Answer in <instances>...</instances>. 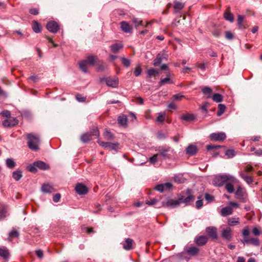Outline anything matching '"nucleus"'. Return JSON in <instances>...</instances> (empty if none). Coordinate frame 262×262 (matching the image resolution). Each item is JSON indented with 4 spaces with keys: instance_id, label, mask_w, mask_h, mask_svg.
Listing matches in <instances>:
<instances>
[{
    "instance_id": "obj_1",
    "label": "nucleus",
    "mask_w": 262,
    "mask_h": 262,
    "mask_svg": "<svg viewBox=\"0 0 262 262\" xmlns=\"http://www.w3.org/2000/svg\"><path fill=\"white\" fill-rule=\"evenodd\" d=\"M191 190L187 189L186 190V194L187 196H185L181 194L178 196V200L168 199L166 201L162 202L161 204L158 205L156 208H160L161 207L165 208H176L180 206V204L184 203L186 206L189 205L191 202H193L194 200V196L191 194Z\"/></svg>"
},
{
    "instance_id": "obj_2",
    "label": "nucleus",
    "mask_w": 262,
    "mask_h": 262,
    "mask_svg": "<svg viewBox=\"0 0 262 262\" xmlns=\"http://www.w3.org/2000/svg\"><path fill=\"white\" fill-rule=\"evenodd\" d=\"M26 139L28 141V146L30 149L34 151L39 149L41 141L38 134L29 133L26 135Z\"/></svg>"
},
{
    "instance_id": "obj_3",
    "label": "nucleus",
    "mask_w": 262,
    "mask_h": 262,
    "mask_svg": "<svg viewBox=\"0 0 262 262\" xmlns=\"http://www.w3.org/2000/svg\"><path fill=\"white\" fill-rule=\"evenodd\" d=\"M235 178L227 174H220L215 176L213 180V184L217 187H222L228 182H235Z\"/></svg>"
},
{
    "instance_id": "obj_4",
    "label": "nucleus",
    "mask_w": 262,
    "mask_h": 262,
    "mask_svg": "<svg viewBox=\"0 0 262 262\" xmlns=\"http://www.w3.org/2000/svg\"><path fill=\"white\" fill-rule=\"evenodd\" d=\"M98 58L96 56L90 55L88 56L86 59L81 60L79 62V67L80 69L84 73L88 72L87 65L89 64L90 66H93L97 62Z\"/></svg>"
},
{
    "instance_id": "obj_5",
    "label": "nucleus",
    "mask_w": 262,
    "mask_h": 262,
    "mask_svg": "<svg viewBox=\"0 0 262 262\" xmlns=\"http://www.w3.org/2000/svg\"><path fill=\"white\" fill-rule=\"evenodd\" d=\"M37 168L40 170H46L50 168L48 164L42 161H37L34 162L32 164L28 166L27 169L31 172L35 173L37 172Z\"/></svg>"
},
{
    "instance_id": "obj_6",
    "label": "nucleus",
    "mask_w": 262,
    "mask_h": 262,
    "mask_svg": "<svg viewBox=\"0 0 262 262\" xmlns=\"http://www.w3.org/2000/svg\"><path fill=\"white\" fill-rule=\"evenodd\" d=\"M171 149L170 147L167 145L160 146L156 150L158 151L159 156L162 157L163 159L165 160L170 158V155L169 154Z\"/></svg>"
},
{
    "instance_id": "obj_7",
    "label": "nucleus",
    "mask_w": 262,
    "mask_h": 262,
    "mask_svg": "<svg viewBox=\"0 0 262 262\" xmlns=\"http://www.w3.org/2000/svg\"><path fill=\"white\" fill-rule=\"evenodd\" d=\"M100 145L105 149H109L115 151L116 152H118L121 148V146L118 142H101L100 143Z\"/></svg>"
},
{
    "instance_id": "obj_8",
    "label": "nucleus",
    "mask_w": 262,
    "mask_h": 262,
    "mask_svg": "<svg viewBox=\"0 0 262 262\" xmlns=\"http://www.w3.org/2000/svg\"><path fill=\"white\" fill-rule=\"evenodd\" d=\"M99 130L96 128L93 129L92 132H86L81 135L80 137L81 141L83 143H88L92 140V136H95L96 137L99 136Z\"/></svg>"
},
{
    "instance_id": "obj_9",
    "label": "nucleus",
    "mask_w": 262,
    "mask_h": 262,
    "mask_svg": "<svg viewBox=\"0 0 262 262\" xmlns=\"http://www.w3.org/2000/svg\"><path fill=\"white\" fill-rule=\"evenodd\" d=\"M100 81H105L106 84L110 87L116 88L118 86L119 79L116 76L104 77L101 78Z\"/></svg>"
},
{
    "instance_id": "obj_10",
    "label": "nucleus",
    "mask_w": 262,
    "mask_h": 262,
    "mask_svg": "<svg viewBox=\"0 0 262 262\" xmlns=\"http://www.w3.org/2000/svg\"><path fill=\"white\" fill-rule=\"evenodd\" d=\"M46 29L52 33H56L60 30L59 24L55 20H50L47 23Z\"/></svg>"
},
{
    "instance_id": "obj_11",
    "label": "nucleus",
    "mask_w": 262,
    "mask_h": 262,
    "mask_svg": "<svg viewBox=\"0 0 262 262\" xmlns=\"http://www.w3.org/2000/svg\"><path fill=\"white\" fill-rule=\"evenodd\" d=\"M226 138L223 132L213 133L209 135L210 139L212 141H223Z\"/></svg>"
},
{
    "instance_id": "obj_12",
    "label": "nucleus",
    "mask_w": 262,
    "mask_h": 262,
    "mask_svg": "<svg viewBox=\"0 0 262 262\" xmlns=\"http://www.w3.org/2000/svg\"><path fill=\"white\" fill-rule=\"evenodd\" d=\"M75 190L79 195H84L88 192V188L82 183H78L75 186Z\"/></svg>"
},
{
    "instance_id": "obj_13",
    "label": "nucleus",
    "mask_w": 262,
    "mask_h": 262,
    "mask_svg": "<svg viewBox=\"0 0 262 262\" xmlns=\"http://www.w3.org/2000/svg\"><path fill=\"white\" fill-rule=\"evenodd\" d=\"M184 251L186 254L190 256H197L200 252V249L195 246H190L184 249Z\"/></svg>"
},
{
    "instance_id": "obj_14",
    "label": "nucleus",
    "mask_w": 262,
    "mask_h": 262,
    "mask_svg": "<svg viewBox=\"0 0 262 262\" xmlns=\"http://www.w3.org/2000/svg\"><path fill=\"white\" fill-rule=\"evenodd\" d=\"M221 236L223 238L227 241H231L232 238V230L230 228H227L222 231Z\"/></svg>"
},
{
    "instance_id": "obj_15",
    "label": "nucleus",
    "mask_w": 262,
    "mask_h": 262,
    "mask_svg": "<svg viewBox=\"0 0 262 262\" xmlns=\"http://www.w3.org/2000/svg\"><path fill=\"white\" fill-rule=\"evenodd\" d=\"M18 120L16 118L12 119H6L2 122V124L5 127H11L18 124Z\"/></svg>"
},
{
    "instance_id": "obj_16",
    "label": "nucleus",
    "mask_w": 262,
    "mask_h": 262,
    "mask_svg": "<svg viewBox=\"0 0 262 262\" xmlns=\"http://www.w3.org/2000/svg\"><path fill=\"white\" fill-rule=\"evenodd\" d=\"M206 231L212 239H216L217 238V230L215 227H208L206 228Z\"/></svg>"
},
{
    "instance_id": "obj_17",
    "label": "nucleus",
    "mask_w": 262,
    "mask_h": 262,
    "mask_svg": "<svg viewBox=\"0 0 262 262\" xmlns=\"http://www.w3.org/2000/svg\"><path fill=\"white\" fill-rule=\"evenodd\" d=\"M235 194L236 199L242 201V202H244L246 196L245 195V192L243 191V188L241 186H238L235 192Z\"/></svg>"
},
{
    "instance_id": "obj_18",
    "label": "nucleus",
    "mask_w": 262,
    "mask_h": 262,
    "mask_svg": "<svg viewBox=\"0 0 262 262\" xmlns=\"http://www.w3.org/2000/svg\"><path fill=\"white\" fill-rule=\"evenodd\" d=\"M41 189L43 193H51L55 191L53 186L49 184H43L41 186Z\"/></svg>"
},
{
    "instance_id": "obj_19",
    "label": "nucleus",
    "mask_w": 262,
    "mask_h": 262,
    "mask_svg": "<svg viewBox=\"0 0 262 262\" xmlns=\"http://www.w3.org/2000/svg\"><path fill=\"white\" fill-rule=\"evenodd\" d=\"M198 148L195 145H190L186 149V154L189 156H194L198 152Z\"/></svg>"
},
{
    "instance_id": "obj_20",
    "label": "nucleus",
    "mask_w": 262,
    "mask_h": 262,
    "mask_svg": "<svg viewBox=\"0 0 262 262\" xmlns=\"http://www.w3.org/2000/svg\"><path fill=\"white\" fill-rule=\"evenodd\" d=\"M207 238L203 235L196 237L194 239V242L199 246H204L207 242Z\"/></svg>"
},
{
    "instance_id": "obj_21",
    "label": "nucleus",
    "mask_w": 262,
    "mask_h": 262,
    "mask_svg": "<svg viewBox=\"0 0 262 262\" xmlns=\"http://www.w3.org/2000/svg\"><path fill=\"white\" fill-rule=\"evenodd\" d=\"M133 239L130 238L125 239L124 243L122 244L123 248L125 250H130L133 248Z\"/></svg>"
},
{
    "instance_id": "obj_22",
    "label": "nucleus",
    "mask_w": 262,
    "mask_h": 262,
    "mask_svg": "<svg viewBox=\"0 0 262 262\" xmlns=\"http://www.w3.org/2000/svg\"><path fill=\"white\" fill-rule=\"evenodd\" d=\"M242 242L244 244H251L255 246H258L260 245L259 240L257 238H249L248 239L243 240Z\"/></svg>"
},
{
    "instance_id": "obj_23",
    "label": "nucleus",
    "mask_w": 262,
    "mask_h": 262,
    "mask_svg": "<svg viewBox=\"0 0 262 262\" xmlns=\"http://www.w3.org/2000/svg\"><path fill=\"white\" fill-rule=\"evenodd\" d=\"M164 58H166V55L164 53H162L158 54L156 58L153 61V65L154 66H158L161 63Z\"/></svg>"
},
{
    "instance_id": "obj_24",
    "label": "nucleus",
    "mask_w": 262,
    "mask_h": 262,
    "mask_svg": "<svg viewBox=\"0 0 262 262\" xmlns=\"http://www.w3.org/2000/svg\"><path fill=\"white\" fill-rule=\"evenodd\" d=\"M123 48V44L121 43H115L110 46L111 51L113 53H117L119 50Z\"/></svg>"
},
{
    "instance_id": "obj_25",
    "label": "nucleus",
    "mask_w": 262,
    "mask_h": 262,
    "mask_svg": "<svg viewBox=\"0 0 262 262\" xmlns=\"http://www.w3.org/2000/svg\"><path fill=\"white\" fill-rule=\"evenodd\" d=\"M121 28L125 33H131L132 31L131 26L125 21L121 22Z\"/></svg>"
},
{
    "instance_id": "obj_26",
    "label": "nucleus",
    "mask_w": 262,
    "mask_h": 262,
    "mask_svg": "<svg viewBox=\"0 0 262 262\" xmlns=\"http://www.w3.org/2000/svg\"><path fill=\"white\" fill-rule=\"evenodd\" d=\"M174 12L175 13L180 12L184 7V4L178 1H174L173 2Z\"/></svg>"
},
{
    "instance_id": "obj_27",
    "label": "nucleus",
    "mask_w": 262,
    "mask_h": 262,
    "mask_svg": "<svg viewBox=\"0 0 262 262\" xmlns=\"http://www.w3.org/2000/svg\"><path fill=\"white\" fill-rule=\"evenodd\" d=\"M32 29L35 33H39L41 31V26L36 20H33L32 23Z\"/></svg>"
},
{
    "instance_id": "obj_28",
    "label": "nucleus",
    "mask_w": 262,
    "mask_h": 262,
    "mask_svg": "<svg viewBox=\"0 0 262 262\" xmlns=\"http://www.w3.org/2000/svg\"><path fill=\"white\" fill-rule=\"evenodd\" d=\"M233 212L232 209L230 207L223 208L221 211V214L223 216H227L231 214Z\"/></svg>"
},
{
    "instance_id": "obj_29",
    "label": "nucleus",
    "mask_w": 262,
    "mask_h": 262,
    "mask_svg": "<svg viewBox=\"0 0 262 262\" xmlns=\"http://www.w3.org/2000/svg\"><path fill=\"white\" fill-rule=\"evenodd\" d=\"M202 92L204 95L206 96V98H210L212 96V90L209 86H205L202 89Z\"/></svg>"
},
{
    "instance_id": "obj_30",
    "label": "nucleus",
    "mask_w": 262,
    "mask_h": 262,
    "mask_svg": "<svg viewBox=\"0 0 262 262\" xmlns=\"http://www.w3.org/2000/svg\"><path fill=\"white\" fill-rule=\"evenodd\" d=\"M19 236V232L15 229L13 228L9 233L8 240L11 241L14 238H17Z\"/></svg>"
},
{
    "instance_id": "obj_31",
    "label": "nucleus",
    "mask_w": 262,
    "mask_h": 262,
    "mask_svg": "<svg viewBox=\"0 0 262 262\" xmlns=\"http://www.w3.org/2000/svg\"><path fill=\"white\" fill-rule=\"evenodd\" d=\"M224 18L226 20L229 21L231 23L233 22L234 21V15L233 14L230 12L227 9L224 14Z\"/></svg>"
},
{
    "instance_id": "obj_32",
    "label": "nucleus",
    "mask_w": 262,
    "mask_h": 262,
    "mask_svg": "<svg viewBox=\"0 0 262 262\" xmlns=\"http://www.w3.org/2000/svg\"><path fill=\"white\" fill-rule=\"evenodd\" d=\"M0 256L4 259H8L10 256L9 250L6 248H0Z\"/></svg>"
},
{
    "instance_id": "obj_33",
    "label": "nucleus",
    "mask_w": 262,
    "mask_h": 262,
    "mask_svg": "<svg viewBox=\"0 0 262 262\" xmlns=\"http://www.w3.org/2000/svg\"><path fill=\"white\" fill-rule=\"evenodd\" d=\"M195 116L191 114H183L180 119L187 121H192L195 119Z\"/></svg>"
},
{
    "instance_id": "obj_34",
    "label": "nucleus",
    "mask_w": 262,
    "mask_h": 262,
    "mask_svg": "<svg viewBox=\"0 0 262 262\" xmlns=\"http://www.w3.org/2000/svg\"><path fill=\"white\" fill-rule=\"evenodd\" d=\"M118 122L120 125H126L127 123V118L126 116L122 115L121 116H119L118 118Z\"/></svg>"
},
{
    "instance_id": "obj_35",
    "label": "nucleus",
    "mask_w": 262,
    "mask_h": 262,
    "mask_svg": "<svg viewBox=\"0 0 262 262\" xmlns=\"http://www.w3.org/2000/svg\"><path fill=\"white\" fill-rule=\"evenodd\" d=\"M6 164L8 168L13 169L16 166V162L12 158H8L6 160Z\"/></svg>"
},
{
    "instance_id": "obj_36",
    "label": "nucleus",
    "mask_w": 262,
    "mask_h": 262,
    "mask_svg": "<svg viewBox=\"0 0 262 262\" xmlns=\"http://www.w3.org/2000/svg\"><path fill=\"white\" fill-rule=\"evenodd\" d=\"M119 58L120 59L122 64L125 68H128L130 67L131 64L130 60L126 58L125 57H119Z\"/></svg>"
},
{
    "instance_id": "obj_37",
    "label": "nucleus",
    "mask_w": 262,
    "mask_h": 262,
    "mask_svg": "<svg viewBox=\"0 0 262 262\" xmlns=\"http://www.w3.org/2000/svg\"><path fill=\"white\" fill-rule=\"evenodd\" d=\"M212 100L215 102L219 103L223 101V96L219 93L214 94L211 97Z\"/></svg>"
},
{
    "instance_id": "obj_38",
    "label": "nucleus",
    "mask_w": 262,
    "mask_h": 262,
    "mask_svg": "<svg viewBox=\"0 0 262 262\" xmlns=\"http://www.w3.org/2000/svg\"><path fill=\"white\" fill-rule=\"evenodd\" d=\"M234 182H228L225 184V189L229 193H232L234 191V188L232 183Z\"/></svg>"
},
{
    "instance_id": "obj_39",
    "label": "nucleus",
    "mask_w": 262,
    "mask_h": 262,
    "mask_svg": "<svg viewBox=\"0 0 262 262\" xmlns=\"http://www.w3.org/2000/svg\"><path fill=\"white\" fill-rule=\"evenodd\" d=\"M23 177L20 170H16L12 172V178L16 181H19Z\"/></svg>"
},
{
    "instance_id": "obj_40",
    "label": "nucleus",
    "mask_w": 262,
    "mask_h": 262,
    "mask_svg": "<svg viewBox=\"0 0 262 262\" xmlns=\"http://www.w3.org/2000/svg\"><path fill=\"white\" fill-rule=\"evenodd\" d=\"M244 19V16L241 15L237 16V25L239 29H245L246 27L243 24Z\"/></svg>"
},
{
    "instance_id": "obj_41",
    "label": "nucleus",
    "mask_w": 262,
    "mask_h": 262,
    "mask_svg": "<svg viewBox=\"0 0 262 262\" xmlns=\"http://www.w3.org/2000/svg\"><path fill=\"white\" fill-rule=\"evenodd\" d=\"M240 176L248 184L252 183L253 179L251 177L247 175L244 172H241Z\"/></svg>"
},
{
    "instance_id": "obj_42",
    "label": "nucleus",
    "mask_w": 262,
    "mask_h": 262,
    "mask_svg": "<svg viewBox=\"0 0 262 262\" xmlns=\"http://www.w3.org/2000/svg\"><path fill=\"white\" fill-rule=\"evenodd\" d=\"M147 74L148 78L152 76H155L159 75V72L155 69H149L147 71Z\"/></svg>"
},
{
    "instance_id": "obj_43",
    "label": "nucleus",
    "mask_w": 262,
    "mask_h": 262,
    "mask_svg": "<svg viewBox=\"0 0 262 262\" xmlns=\"http://www.w3.org/2000/svg\"><path fill=\"white\" fill-rule=\"evenodd\" d=\"M142 71V69L141 68V64H138L134 71V74L135 76L138 77L141 75Z\"/></svg>"
},
{
    "instance_id": "obj_44",
    "label": "nucleus",
    "mask_w": 262,
    "mask_h": 262,
    "mask_svg": "<svg viewBox=\"0 0 262 262\" xmlns=\"http://www.w3.org/2000/svg\"><path fill=\"white\" fill-rule=\"evenodd\" d=\"M218 108L219 110L217 112V115L220 116L225 112L226 106L223 104H219L218 105Z\"/></svg>"
},
{
    "instance_id": "obj_45",
    "label": "nucleus",
    "mask_w": 262,
    "mask_h": 262,
    "mask_svg": "<svg viewBox=\"0 0 262 262\" xmlns=\"http://www.w3.org/2000/svg\"><path fill=\"white\" fill-rule=\"evenodd\" d=\"M165 83L171 84V83H173V81L168 77H167L165 78H161L159 82V84L160 85H163L165 84Z\"/></svg>"
},
{
    "instance_id": "obj_46",
    "label": "nucleus",
    "mask_w": 262,
    "mask_h": 262,
    "mask_svg": "<svg viewBox=\"0 0 262 262\" xmlns=\"http://www.w3.org/2000/svg\"><path fill=\"white\" fill-rule=\"evenodd\" d=\"M225 155L228 157V158H231L235 155V150L232 149H227L225 151Z\"/></svg>"
},
{
    "instance_id": "obj_47",
    "label": "nucleus",
    "mask_w": 262,
    "mask_h": 262,
    "mask_svg": "<svg viewBox=\"0 0 262 262\" xmlns=\"http://www.w3.org/2000/svg\"><path fill=\"white\" fill-rule=\"evenodd\" d=\"M228 224L230 226H233L236 224H239L238 218L236 219V218L232 217V218L229 219L228 221Z\"/></svg>"
},
{
    "instance_id": "obj_48",
    "label": "nucleus",
    "mask_w": 262,
    "mask_h": 262,
    "mask_svg": "<svg viewBox=\"0 0 262 262\" xmlns=\"http://www.w3.org/2000/svg\"><path fill=\"white\" fill-rule=\"evenodd\" d=\"M104 136L109 140H113L114 138V135L108 130H105Z\"/></svg>"
},
{
    "instance_id": "obj_49",
    "label": "nucleus",
    "mask_w": 262,
    "mask_h": 262,
    "mask_svg": "<svg viewBox=\"0 0 262 262\" xmlns=\"http://www.w3.org/2000/svg\"><path fill=\"white\" fill-rule=\"evenodd\" d=\"M107 68V66L104 63H101L98 64L97 67V72H103Z\"/></svg>"
},
{
    "instance_id": "obj_50",
    "label": "nucleus",
    "mask_w": 262,
    "mask_h": 262,
    "mask_svg": "<svg viewBox=\"0 0 262 262\" xmlns=\"http://www.w3.org/2000/svg\"><path fill=\"white\" fill-rule=\"evenodd\" d=\"M250 234V231L247 228H245L242 231V235L244 237V239L245 240L246 239H248V236Z\"/></svg>"
},
{
    "instance_id": "obj_51",
    "label": "nucleus",
    "mask_w": 262,
    "mask_h": 262,
    "mask_svg": "<svg viewBox=\"0 0 262 262\" xmlns=\"http://www.w3.org/2000/svg\"><path fill=\"white\" fill-rule=\"evenodd\" d=\"M198 199L199 200L195 202L196 208L197 209H200L203 205V200L202 199L201 196H199Z\"/></svg>"
},
{
    "instance_id": "obj_52",
    "label": "nucleus",
    "mask_w": 262,
    "mask_h": 262,
    "mask_svg": "<svg viewBox=\"0 0 262 262\" xmlns=\"http://www.w3.org/2000/svg\"><path fill=\"white\" fill-rule=\"evenodd\" d=\"M158 201L156 198H152L150 200H146L145 203L149 206H152L156 205L158 203Z\"/></svg>"
},
{
    "instance_id": "obj_53",
    "label": "nucleus",
    "mask_w": 262,
    "mask_h": 262,
    "mask_svg": "<svg viewBox=\"0 0 262 262\" xmlns=\"http://www.w3.org/2000/svg\"><path fill=\"white\" fill-rule=\"evenodd\" d=\"M158 157L159 154H155L149 159V162L153 164H155L158 161Z\"/></svg>"
},
{
    "instance_id": "obj_54",
    "label": "nucleus",
    "mask_w": 262,
    "mask_h": 262,
    "mask_svg": "<svg viewBox=\"0 0 262 262\" xmlns=\"http://www.w3.org/2000/svg\"><path fill=\"white\" fill-rule=\"evenodd\" d=\"M212 35L215 37H219L221 34V30L220 29L216 28L212 31Z\"/></svg>"
},
{
    "instance_id": "obj_55",
    "label": "nucleus",
    "mask_w": 262,
    "mask_h": 262,
    "mask_svg": "<svg viewBox=\"0 0 262 262\" xmlns=\"http://www.w3.org/2000/svg\"><path fill=\"white\" fill-rule=\"evenodd\" d=\"M76 99L80 102H84L86 100V97L83 96L81 94H78L75 96Z\"/></svg>"
},
{
    "instance_id": "obj_56",
    "label": "nucleus",
    "mask_w": 262,
    "mask_h": 262,
    "mask_svg": "<svg viewBox=\"0 0 262 262\" xmlns=\"http://www.w3.org/2000/svg\"><path fill=\"white\" fill-rule=\"evenodd\" d=\"M7 216V210L5 208H3L0 210V220L4 219Z\"/></svg>"
},
{
    "instance_id": "obj_57",
    "label": "nucleus",
    "mask_w": 262,
    "mask_h": 262,
    "mask_svg": "<svg viewBox=\"0 0 262 262\" xmlns=\"http://www.w3.org/2000/svg\"><path fill=\"white\" fill-rule=\"evenodd\" d=\"M222 147V146L221 145H207L206 146V149L209 151L213 149H219Z\"/></svg>"
},
{
    "instance_id": "obj_58",
    "label": "nucleus",
    "mask_w": 262,
    "mask_h": 262,
    "mask_svg": "<svg viewBox=\"0 0 262 262\" xmlns=\"http://www.w3.org/2000/svg\"><path fill=\"white\" fill-rule=\"evenodd\" d=\"M205 199L208 202H211L213 201L214 197L208 193H206L205 194Z\"/></svg>"
},
{
    "instance_id": "obj_59",
    "label": "nucleus",
    "mask_w": 262,
    "mask_h": 262,
    "mask_svg": "<svg viewBox=\"0 0 262 262\" xmlns=\"http://www.w3.org/2000/svg\"><path fill=\"white\" fill-rule=\"evenodd\" d=\"M165 116L164 114H159V116L157 118V121L158 122H163L165 120Z\"/></svg>"
},
{
    "instance_id": "obj_60",
    "label": "nucleus",
    "mask_w": 262,
    "mask_h": 262,
    "mask_svg": "<svg viewBox=\"0 0 262 262\" xmlns=\"http://www.w3.org/2000/svg\"><path fill=\"white\" fill-rule=\"evenodd\" d=\"M174 180L176 182L179 184L183 183L184 182V179L182 177L179 176H175L174 177Z\"/></svg>"
},
{
    "instance_id": "obj_61",
    "label": "nucleus",
    "mask_w": 262,
    "mask_h": 262,
    "mask_svg": "<svg viewBox=\"0 0 262 262\" xmlns=\"http://www.w3.org/2000/svg\"><path fill=\"white\" fill-rule=\"evenodd\" d=\"M155 189L160 192H162L164 190V186L162 184H158L155 187Z\"/></svg>"
},
{
    "instance_id": "obj_62",
    "label": "nucleus",
    "mask_w": 262,
    "mask_h": 262,
    "mask_svg": "<svg viewBox=\"0 0 262 262\" xmlns=\"http://www.w3.org/2000/svg\"><path fill=\"white\" fill-rule=\"evenodd\" d=\"M0 114L7 118H10L11 116L10 112L8 110L3 111L0 113Z\"/></svg>"
},
{
    "instance_id": "obj_63",
    "label": "nucleus",
    "mask_w": 262,
    "mask_h": 262,
    "mask_svg": "<svg viewBox=\"0 0 262 262\" xmlns=\"http://www.w3.org/2000/svg\"><path fill=\"white\" fill-rule=\"evenodd\" d=\"M225 37L227 39L232 40L234 38L233 34L230 31L225 32Z\"/></svg>"
},
{
    "instance_id": "obj_64",
    "label": "nucleus",
    "mask_w": 262,
    "mask_h": 262,
    "mask_svg": "<svg viewBox=\"0 0 262 262\" xmlns=\"http://www.w3.org/2000/svg\"><path fill=\"white\" fill-rule=\"evenodd\" d=\"M196 66L202 71H205L206 69V66L205 63H198Z\"/></svg>"
}]
</instances>
